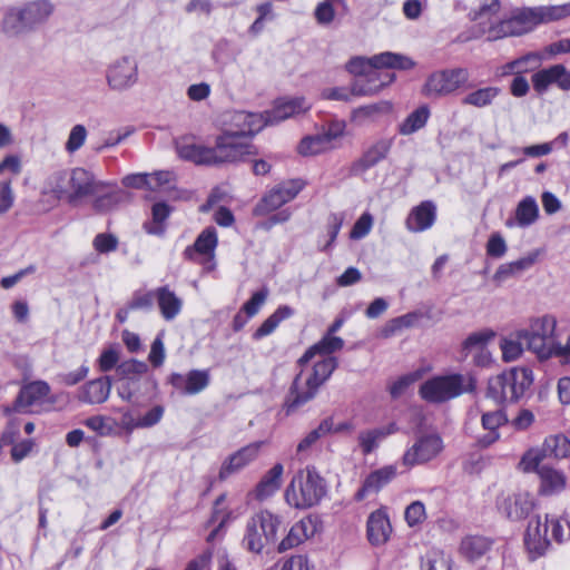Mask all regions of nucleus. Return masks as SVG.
I'll use <instances>...</instances> for the list:
<instances>
[{"label": "nucleus", "instance_id": "f257e3e1", "mask_svg": "<svg viewBox=\"0 0 570 570\" xmlns=\"http://www.w3.org/2000/svg\"><path fill=\"white\" fill-rule=\"evenodd\" d=\"M337 366L335 357L317 361L311 370H302L295 377L285 402L287 414L314 399L320 386Z\"/></svg>", "mask_w": 570, "mask_h": 570}, {"label": "nucleus", "instance_id": "f03ea898", "mask_svg": "<svg viewBox=\"0 0 570 570\" xmlns=\"http://www.w3.org/2000/svg\"><path fill=\"white\" fill-rule=\"evenodd\" d=\"M326 493L324 479L315 468L307 466L297 471L285 489V502L295 509H308L320 503Z\"/></svg>", "mask_w": 570, "mask_h": 570}, {"label": "nucleus", "instance_id": "7ed1b4c3", "mask_svg": "<svg viewBox=\"0 0 570 570\" xmlns=\"http://www.w3.org/2000/svg\"><path fill=\"white\" fill-rule=\"evenodd\" d=\"M533 372L529 367H511L488 382L487 396L501 404L518 402L533 384Z\"/></svg>", "mask_w": 570, "mask_h": 570}, {"label": "nucleus", "instance_id": "20e7f679", "mask_svg": "<svg viewBox=\"0 0 570 570\" xmlns=\"http://www.w3.org/2000/svg\"><path fill=\"white\" fill-rule=\"evenodd\" d=\"M475 380L471 375L453 373L434 376L420 386V395L430 403H443L463 393L472 392Z\"/></svg>", "mask_w": 570, "mask_h": 570}, {"label": "nucleus", "instance_id": "39448f33", "mask_svg": "<svg viewBox=\"0 0 570 570\" xmlns=\"http://www.w3.org/2000/svg\"><path fill=\"white\" fill-rule=\"evenodd\" d=\"M281 525V517L268 510L254 513L246 523L243 546L250 552H262L266 544L276 541Z\"/></svg>", "mask_w": 570, "mask_h": 570}, {"label": "nucleus", "instance_id": "423d86ee", "mask_svg": "<svg viewBox=\"0 0 570 570\" xmlns=\"http://www.w3.org/2000/svg\"><path fill=\"white\" fill-rule=\"evenodd\" d=\"M69 203H77L87 197L94 198V208L98 213H105L107 187L95 179L91 173L83 168H75L69 175Z\"/></svg>", "mask_w": 570, "mask_h": 570}, {"label": "nucleus", "instance_id": "0eeeda50", "mask_svg": "<svg viewBox=\"0 0 570 570\" xmlns=\"http://www.w3.org/2000/svg\"><path fill=\"white\" fill-rule=\"evenodd\" d=\"M568 16H570V6L566 4L523 8L515 11L511 19L518 36H521L530 32L540 23L560 20Z\"/></svg>", "mask_w": 570, "mask_h": 570}, {"label": "nucleus", "instance_id": "6e6552de", "mask_svg": "<svg viewBox=\"0 0 570 570\" xmlns=\"http://www.w3.org/2000/svg\"><path fill=\"white\" fill-rule=\"evenodd\" d=\"M414 66L415 63L410 57L385 51L371 58L354 57L346 63V70L355 76H365L372 67L374 69L409 70Z\"/></svg>", "mask_w": 570, "mask_h": 570}, {"label": "nucleus", "instance_id": "1a4fd4ad", "mask_svg": "<svg viewBox=\"0 0 570 570\" xmlns=\"http://www.w3.org/2000/svg\"><path fill=\"white\" fill-rule=\"evenodd\" d=\"M254 146L248 139L234 135L227 130L217 136L213 147L216 165L236 163L254 154Z\"/></svg>", "mask_w": 570, "mask_h": 570}, {"label": "nucleus", "instance_id": "9d476101", "mask_svg": "<svg viewBox=\"0 0 570 570\" xmlns=\"http://www.w3.org/2000/svg\"><path fill=\"white\" fill-rule=\"evenodd\" d=\"M470 78L465 68L444 69L432 73L425 83L428 95L445 96L464 86Z\"/></svg>", "mask_w": 570, "mask_h": 570}, {"label": "nucleus", "instance_id": "9b49d317", "mask_svg": "<svg viewBox=\"0 0 570 570\" xmlns=\"http://www.w3.org/2000/svg\"><path fill=\"white\" fill-rule=\"evenodd\" d=\"M443 450V441L436 434L420 436L403 454L402 463L406 468L424 464L435 459Z\"/></svg>", "mask_w": 570, "mask_h": 570}, {"label": "nucleus", "instance_id": "f8f14e48", "mask_svg": "<svg viewBox=\"0 0 570 570\" xmlns=\"http://www.w3.org/2000/svg\"><path fill=\"white\" fill-rule=\"evenodd\" d=\"M303 188L301 180H287L271 189L255 206V215L262 216L274 212L293 200Z\"/></svg>", "mask_w": 570, "mask_h": 570}, {"label": "nucleus", "instance_id": "ddd939ff", "mask_svg": "<svg viewBox=\"0 0 570 570\" xmlns=\"http://www.w3.org/2000/svg\"><path fill=\"white\" fill-rule=\"evenodd\" d=\"M523 542L528 558L531 561L544 557L551 550L552 544L548 537V525L543 523L540 517L529 521Z\"/></svg>", "mask_w": 570, "mask_h": 570}, {"label": "nucleus", "instance_id": "4468645a", "mask_svg": "<svg viewBox=\"0 0 570 570\" xmlns=\"http://www.w3.org/2000/svg\"><path fill=\"white\" fill-rule=\"evenodd\" d=\"M497 504L500 514L512 522H519L534 510L535 499L529 492L521 491L503 497Z\"/></svg>", "mask_w": 570, "mask_h": 570}, {"label": "nucleus", "instance_id": "2eb2a0df", "mask_svg": "<svg viewBox=\"0 0 570 570\" xmlns=\"http://www.w3.org/2000/svg\"><path fill=\"white\" fill-rule=\"evenodd\" d=\"M226 125L225 130L245 139H248V137L254 136L267 126L264 114L244 110L232 112Z\"/></svg>", "mask_w": 570, "mask_h": 570}, {"label": "nucleus", "instance_id": "dca6fc26", "mask_svg": "<svg viewBox=\"0 0 570 570\" xmlns=\"http://www.w3.org/2000/svg\"><path fill=\"white\" fill-rule=\"evenodd\" d=\"M168 383L180 394L196 395L209 385L210 373L208 370H191L186 374L171 373Z\"/></svg>", "mask_w": 570, "mask_h": 570}, {"label": "nucleus", "instance_id": "f3484780", "mask_svg": "<svg viewBox=\"0 0 570 570\" xmlns=\"http://www.w3.org/2000/svg\"><path fill=\"white\" fill-rule=\"evenodd\" d=\"M49 393L50 386L45 381L30 382L20 389L11 410L19 413H31L32 407L41 405Z\"/></svg>", "mask_w": 570, "mask_h": 570}, {"label": "nucleus", "instance_id": "a211bd4d", "mask_svg": "<svg viewBox=\"0 0 570 570\" xmlns=\"http://www.w3.org/2000/svg\"><path fill=\"white\" fill-rule=\"evenodd\" d=\"M533 89L543 94L552 85L561 90H570V71L563 65H553L532 75Z\"/></svg>", "mask_w": 570, "mask_h": 570}, {"label": "nucleus", "instance_id": "6ab92c4d", "mask_svg": "<svg viewBox=\"0 0 570 570\" xmlns=\"http://www.w3.org/2000/svg\"><path fill=\"white\" fill-rule=\"evenodd\" d=\"M218 244L217 232L214 227H206L191 246L186 247L184 257L188 261L202 263V258L213 261Z\"/></svg>", "mask_w": 570, "mask_h": 570}, {"label": "nucleus", "instance_id": "aec40b11", "mask_svg": "<svg viewBox=\"0 0 570 570\" xmlns=\"http://www.w3.org/2000/svg\"><path fill=\"white\" fill-rule=\"evenodd\" d=\"M138 79V65L135 58L126 56L116 60L109 70V86L115 89L131 87Z\"/></svg>", "mask_w": 570, "mask_h": 570}, {"label": "nucleus", "instance_id": "412c9836", "mask_svg": "<svg viewBox=\"0 0 570 570\" xmlns=\"http://www.w3.org/2000/svg\"><path fill=\"white\" fill-rule=\"evenodd\" d=\"M18 175L21 171V160L16 155H9L0 163V175L4 171ZM12 179L6 178L0 180V216L7 214L14 204V193L11 187Z\"/></svg>", "mask_w": 570, "mask_h": 570}, {"label": "nucleus", "instance_id": "4be33fe9", "mask_svg": "<svg viewBox=\"0 0 570 570\" xmlns=\"http://www.w3.org/2000/svg\"><path fill=\"white\" fill-rule=\"evenodd\" d=\"M261 445L262 442H254L229 455L220 466L219 479L225 480L253 462L258 456Z\"/></svg>", "mask_w": 570, "mask_h": 570}, {"label": "nucleus", "instance_id": "5701e85b", "mask_svg": "<svg viewBox=\"0 0 570 570\" xmlns=\"http://www.w3.org/2000/svg\"><path fill=\"white\" fill-rule=\"evenodd\" d=\"M311 105L303 97L278 99L272 110L266 111L267 125H274L289 117L305 112Z\"/></svg>", "mask_w": 570, "mask_h": 570}, {"label": "nucleus", "instance_id": "b1692460", "mask_svg": "<svg viewBox=\"0 0 570 570\" xmlns=\"http://www.w3.org/2000/svg\"><path fill=\"white\" fill-rule=\"evenodd\" d=\"M395 76L383 69L372 67L364 78L356 79L353 82V92L357 96H371L377 94L383 87L393 82Z\"/></svg>", "mask_w": 570, "mask_h": 570}, {"label": "nucleus", "instance_id": "393cba45", "mask_svg": "<svg viewBox=\"0 0 570 570\" xmlns=\"http://www.w3.org/2000/svg\"><path fill=\"white\" fill-rule=\"evenodd\" d=\"M435 219V204L431 200H424L411 209L406 217L405 226L411 233H422L431 228Z\"/></svg>", "mask_w": 570, "mask_h": 570}, {"label": "nucleus", "instance_id": "a878e982", "mask_svg": "<svg viewBox=\"0 0 570 570\" xmlns=\"http://www.w3.org/2000/svg\"><path fill=\"white\" fill-rule=\"evenodd\" d=\"M395 465H385L371 472L364 480L362 487L355 493V500L362 501L367 495L377 493L383 487L396 476Z\"/></svg>", "mask_w": 570, "mask_h": 570}, {"label": "nucleus", "instance_id": "bb28decb", "mask_svg": "<svg viewBox=\"0 0 570 570\" xmlns=\"http://www.w3.org/2000/svg\"><path fill=\"white\" fill-rule=\"evenodd\" d=\"M316 532L317 520L313 517L303 518L291 528L288 534L281 541L278 551L284 552L297 547L305 540L314 537Z\"/></svg>", "mask_w": 570, "mask_h": 570}, {"label": "nucleus", "instance_id": "cd10ccee", "mask_svg": "<svg viewBox=\"0 0 570 570\" xmlns=\"http://www.w3.org/2000/svg\"><path fill=\"white\" fill-rule=\"evenodd\" d=\"M539 206L533 196L523 197L517 205L513 218L505 222L508 228H527L533 225L539 218Z\"/></svg>", "mask_w": 570, "mask_h": 570}, {"label": "nucleus", "instance_id": "c85d7f7f", "mask_svg": "<svg viewBox=\"0 0 570 570\" xmlns=\"http://www.w3.org/2000/svg\"><path fill=\"white\" fill-rule=\"evenodd\" d=\"M392 532L390 519L383 510L372 512L367 519L366 533L372 546L384 544Z\"/></svg>", "mask_w": 570, "mask_h": 570}, {"label": "nucleus", "instance_id": "c756f323", "mask_svg": "<svg viewBox=\"0 0 570 570\" xmlns=\"http://www.w3.org/2000/svg\"><path fill=\"white\" fill-rule=\"evenodd\" d=\"M538 257H539V253L533 252V253H530L527 256L521 257L517 261L501 264L493 275V281L498 285L503 284L509 278L515 277V276L520 275L521 273H523L524 271L530 269L538 261Z\"/></svg>", "mask_w": 570, "mask_h": 570}, {"label": "nucleus", "instance_id": "7c9ffc66", "mask_svg": "<svg viewBox=\"0 0 570 570\" xmlns=\"http://www.w3.org/2000/svg\"><path fill=\"white\" fill-rule=\"evenodd\" d=\"M24 17V22L30 31L45 23L53 12V4L48 0H36L20 7Z\"/></svg>", "mask_w": 570, "mask_h": 570}, {"label": "nucleus", "instance_id": "2f4dec72", "mask_svg": "<svg viewBox=\"0 0 570 570\" xmlns=\"http://www.w3.org/2000/svg\"><path fill=\"white\" fill-rule=\"evenodd\" d=\"M155 298L160 314L166 321H173L180 314L183 299L169 286L165 285L156 288Z\"/></svg>", "mask_w": 570, "mask_h": 570}, {"label": "nucleus", "instance_id": "473e14b6", "mask_svg": "<svg viewBox=\"0 0 570 570\" xmlns=\"http://www.w3.org/2000/svg\"><path fill=\"white\" fill-rule=\"evenodd\" d=\"M493 541L483 535H466L461 540L460 553L470 562H475L492 548Z\"/></svg>", "mask_w": 570, "mask_h": 570}, {"label": "nucleus", "instance_id": "72a5a7b5", "mask_svg": "<svg viewBox=\"0 0 570 570\" xmlns=\"http://www.w3.org/2000/svg\"><path fill=\"white\" fill-rule=\"evenodd\" d=\"M540 476V491L546 495H553L561 493L567 487L566 474L549 465H543L539 469Z\"/></svg>", "mask_w": 570, "mask_h": 570}, {"label": "nucleus", "instance_id": "f704fd0d", "mask_svg": "<svg viewBox=\"0 0 570 570\" xmlns=\"http://www.w3.org/2000/svg\"><path fill=\"white\" fill-rule=\"evenodd\" d=\"M0 30L7 37H19L29 32L20 7H9L3 10Z\"/></svg>", "mask_w": 570, "mask_h": 570}, {"label": "nucleus", "instance_id": "c9c22d12", "mask_svg": "<svg viewBox=\"0 0 570 570\" xmlns=\"http://www.w3.org/2000/svg\"><path fill=\"white\" fill-rule=\"evenodd\" d=\"M283 472V464L276 463L263 475L255 489L257 500L263 501L272 497L281 488Z\"/></svg>", "mask_w": 570, "mask_h": 570}, {"label": "nucleus", "instance_id": "e433bc0d", "mask_svg": "<svg viewBox=\"0 0 570 570\" xmlns=\"http://www.w3.org/2000/svg\"><path fill=\"white\" fill-rule=\"evenodd\" d=\"M177 153L180 158L197 165H216L213 147L197 144H178Z\"/></svg>", "mask_w": 570, "mask_h": 570}, {"label": "nucleus", "instance_id": "4c0bfd02", "mask_svg": "<svg viewBox=\"0 0 570 570\" xmlns=\"http://www.w3.org/2000/svg\"><path fill=\"white\" fill-rule=\"evenodd\" d=\"M395 431V425L390 424L389 426H380L360 432L357 439L363 454L372 453L385 438Z\"/></svg>", "mask_w": 570, "mask_h": 570}, {"label": "nucleus", "instance_id": "58836bf2", "mask_svg": "<svg viewBox=\"0 0 570 570\" xmlns=\"http://www.w3.org/2000/svg\"><path fill=\"white\" fill-rule=\"evenodd\" d=\"M344 346V341L332 334H326L318 343L309 347L299 358V364L308 363L316 354L323 355V358L331 357L330 354L340 351Z\"/></svg>", "mask_w": 570, "mask_h": 570}, {"label": "nucleus", "instance_id": "ea45409f", "mask_svg": "<svg viewBox=\"0 0 570 570\" xmlns=\"http://www.w3.org/2000/svg\"><path fill=\"white\" fill-rule=\"evenodd\" d=\"M500 94L501 89L499 87H482L465 95L462 99V104L475 108H487L494 102Z\"/></svg>", "mask_w": 570, "mask_h": 570}, {"label": "nucleus", "instance_id": "a19ab883", "mask_svg": "<svg viewBox=\"0 0 570 570\" xmlns=\"http://www.w3.org/2000/svg\"><path fill=\"white\" fill-rule=\"evenodd\" d=\"M480 32L484 35L489 41L518 36L511 17L508 19H499L498 17L493 21L487 22V27H482Z\"/></svg>", "mask_w": 570, "mask_h": 570}, {"label": "nucleus", "instance_id": "79ce46f5", "mask_svg": "<svg viewBox=\"0 0 570 570\" xmlns=\"http://www.w3.org/2000/svg\"><path fill=\"white\" fill-rule=\"evenodd\" d=\"M293 314V308L287 305H282L277 307V309L272 315H269L262 323V325L254 332L253 338L258 341L272 334L277 328L281 322L289 318Z\"/></svg>", "mask_w": 570, "mask_h": 570}, {"label": "nucleus", "instance_id": "37998d69", "mask_svg": "<svg viewBox=\"0 0 570 570\" xmlns=\"http://www.w3.org/2000/svg\"><path fill=\"white\" fill-rule=\"evenodd\" d=\"M393 145L392 138H383L373 144L360 159L362 168L368 169L383 160Z\"/></svg>", "mask_w": 570, "mask_h": 570}, {"label": "nucleus", "instance_id": "c03bdc74", "mask_svg": "<svg viewBox=\"0 0 570 570\" xmlns=\"http://www.w3.org/2000/svg\"><path fill=\"white\" fill-rule=\"evenodd\" d=\"M495 333L492 330H483L480 332H473L462 342L461 353L463 357H468L470 354H474L484 347L488 343L494 338Z\"/></svg>", "mask_w": 570, "mask_h": 570}, {"label": "nucleus", "instance_id": "a18cd8bd", "mask_svg": "<svg viewBox=\"0 0 570 570\" xmlns=\"http://www.w3.org/2000/svg\"><path fill=\"white\" fill-rule=\"evenodd\" d=\"M430 117L428 106H421L411 112L399 126V132L409 136L423 128Z\"/></svg>", "mask_w": 570, "mask_h": 570}, {"label": "nucleus", "instance_id": "49530a36", "mask_svg": "<svg viewBox=\"0 0 570 570\" xmlns=\"http://www.w3.org/2000/svg\"><path fill=\"white\" fill-rule=\"evenodd\" d=\"M543 523L548 525V533H551L556 542L563 543L570 539V522L566 518L546 514Z\"/></svg>", "mask_w": 570, "mask_h": 570}, {"label": "nucleus", "instance_id": "de8ad7c7", "mask_svg": "<svg viewBox=\"0 0 570 570\" xmlns=\"http://www.w3.org/2000/svg\"><path fill=\"white\" fill-rule=\"evenodd\" d=\"M501 10L500 0H484L480 7L471 11V19L478 22L480 31L482 27H487V22L498 18Z\"/></svg>", "mask_w": 570, "mask_h": 570}, {"label": "nucleus", "instance_id": "09e8293b", "mask_svg": "<svg viewBox=\"0 0 570 570\" xmlns=\"http://www.w3.org/2000/svg\"><path fill=\"white\" fill-rule=\"evenodd\" d=\"M106 382L104 377L89 381L81 390L79 399L90 404H100L107 400Z\"/></svg>", "mask_w": 570, "mask_h": 570}, {"label": "nucleus", "instance_id": "8fccbe9b", "mask_svg": "<svg viewBox=\"0 0 570 570\" xmlns=\"http://www.w3.org/2000/svg\"><path fill=\"white\" fill-rule=\"evenodd\" d=\"M332 148L326 136L322 132L314 136H307L298 145V153L303 156H313Z\"/></svg>", "mask_w": 570, "mask_h": 570}, {"label": "nucleus", "instance_id": "3c124183", "mask_svg": "<svg viewBox=\"0 0 570 570\" xmlns=\"http://www.w3.org/2000/svg\"><path fill=\"white\" fill-rule=\"evenodd\" d=\"M533 62L538 66L540 62V55L537 52L527 53L515 60H512L501 67V76L518 75L527 72L530 68L529 63Z\"/></svg>", "mask_w": 570, "mask_h": 570}, {"label": "nucleus", "instance_id": "603ef678", "mask_svg": "<svg viewBox=\"0 0 570 570\" xmlns=\"http://www.w3.org/2000/svg\"><path fill=\"white\" fill-rule=\"evenodd\" d=\"M557 326V320L552 315H543L530 321L529 331L530 334L540 335L542 338L550 341L554 334Z\"/></svg>", "mask_w": 570, "mask_h": 570}, {"label": "nucleus", "instance_id": "864d4df0", "mask_svg": "<svg viewBox=\"0 0 570 570\" xmlns=\"http://www.w3.org/2000/svg\"><path fill=\"white\" fill-rule=\"evenodd\" d=\"M544 452L558 459L570 455V440L562 434L551 435L543 443Z\"/></svg>", "mask_w": 570, "mask_h": 570}, {"label": "nucleus", "instance_id": "5fc2aeb1", "mask_svg": "<svg viewBox=\"0 0 570 570\" xmlns=\"http://www.w3.org/2000/svg\"><path fill=\"white\" fill-rule=\"evenodd\" d=\"M171 208L166 203H156L151 208L153 222L146 223L145 228L149 234H160L163 232L161 224L168 218Z\"/></svg>", "mask_w": 570, "mask_h": 570}, {"label": "nucleus", "instance_id": "6e6d98bb", "mask_svg": "<svg viewBox=\"0 0 570 570\" xmlns=\"http://www.w3.org/2000/svg\"><path fill=\"white\" fill-rule=\"evenodd\" d=\"M481 421L483 428L485 430H489L491 433V438L488 441L490 443L499 439V433L497 432V430L508 422V417L503 410H497L484 413L482 415Z\"/></svg>", "mask_w": 570, "mask_h": 570}, {"label": "nucleus", "instance_id": "4d7b16f0", "mask_svg": "<svg viewBox=\"0 0 570 570\" xmlns=\"http://www.w3.org/2000/svg\"><path fill=\"white\" fill-rule=\"evenodd\" d=\"M333 430L332 419L323 420L320 425L312 430L298 444L297 452L303 453L307 451L320 438L326 435Z\"/></svg>", "mask_w": 570, "mask_h": 570}, {"label": "nucleus", "instance_id": "13d9d810", "mask_svg": "<svg viewBox=\"0 0 570 570\" xmlns=\"http://www.w3.org/2000/svg\"><path fill=\"white\" fill-rule=\"evenodd\" d=\"M518 337L524 341L529 350L534 352L538 356L546 357L550 354L549 341L542 338L540 335L530 334L529 331L522 330L518 333Z\"/></svg>", "mask_w": 570, "mask_h": 570}, {"label": "nucleus", "instance_id": "bf43d9fd", "mask_svg": "<svg viewBox=\"0 0 570 570\" xmlns=\"http://www.w3.org/2000/svg\"><path fill=\"white\" fill-rule=\"evenodd\" d=\"M47 187L58 198L66 197L70 188L69 176L66 171H56L47 180Z\"/></svg>", "mask_w": 570, "mask_h": 570}, {"label": "nucleus", "instance_id": "052dcab7", "mask_svg": "<svg viewBox=\"0 0 570 570\" xmlns=\"http://www.w3.org/2000/svg\"><path fill=\"white\" fill-rule=\"evenodd\" d=\"M87 129L83 125H75L67 138L65 149L68 154H75L78 151L87 139Z\"/></svg>", "mask_w": 570, "mask_h": 570}, {"label": "nucleus", "instance_id": "680f3d73", "mask_svg": "<svg viewBox=\"0 0 570 570\" xmlns=\"http://www.w3.org/2000/svg\"><path fill=\"white\" fill-rule=\"evenodd\" d=\"M500 350L502 352V360L505 363H510L518 360L523 352L521 342L508 337L501 338Z\"/></svg>", "mask_w": 570, "mask_h": 570}, {"label": "nucleus", "instance_id": "e2e57ef3", "mask_svg": "<svg viewBox=\"0 0 570 570\" xmlns=\"http://www.w3.org/2000/svg\"><path fill=\"white\" fill-rule=\"evenodd\" d=\"M417 318L419 315L415 313H407L405 315L395 317L386 324L384 328V335L390 336L403 328L412 327Z\"/></svg>", "mask_w": 570, "mask_h": 570}, {"label": "nucleus", "instance_id": "0e129e2a", "mask_svg": "<svg viewBox=\"0 0 570 570\" xmlns=\"http://www.w3.org/2000/svg\"><path fill=\"white\" fill-rule=\"evenodd\" d=\"M391 108H392V106L387 101L362 106L353 111V119L361 120V119L370 118L375 114L389 112L391 110Z\"/></svg>", "mask_w": 570, "mask_h": 570}, {"label": "nucleus", "instance_id": "69168bd1", "mask_svg": "<svg viewBox=\"0 0 570 570\" xmlns=\"http://www.w3.org/2000/svg\"><path fill=\"white\" fill-rule=\"evenodd\" d=\"M405 521L410 527H415L420 523H422L425 518V507L421 501H414L412 502L406 509H405Z\"/></svg>", "mask_w": 570, "mask_h": 570}, {"label": "nucleus", "instance_id": "338daca9", "mask_svg": "<svg viewBox=\"0 0 570 570\" xmlns=\"http://www.w3.org/2000/svg\"><path fill=\"white\" fill-rule=\"evenodd\" d=\"M373 226V217L370 213H364L361 217L355 222L350 237L352 239H361L365 237L372 229Z\"/></svg>", "mask_w": 570, "mask_h": 570}, {"label": "nucleus", "instance_id": "774afa93", "mask_svg": "<svg viewBox=\"0 0 570 570\" xmlns=\"http://www.w3.org/2000/svg\"><path fill=\"white\" fill-rule=\"evenodd\" d=\"M175 180V174L169 170H159L154 174H148V189L157 190L165 186H170Z\"/></svg>", "mask_w": 570, "mask_h": 570}]
</instances>
